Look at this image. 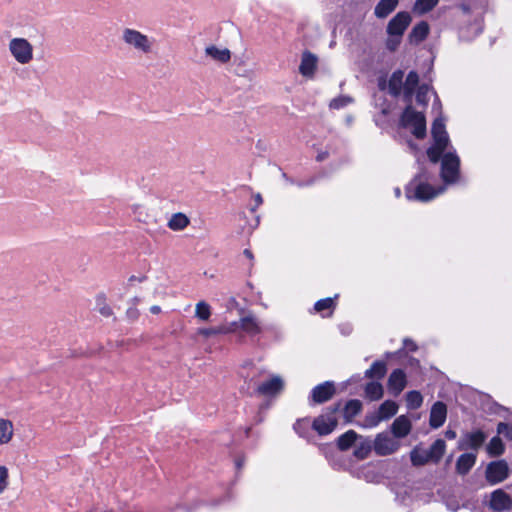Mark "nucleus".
I'll return each mask as SVG.
<instances>
[{
  "label": "nucleus",
  "instance_id": "1",
  "mask_svg": "<svg viewBox=\"0 0 512 512\" xmlns=\"http://www.w3.org/2000/svg\"><path fill=\"white\" fill-rule=\"evenodd\" d=\"M433 144L427 150V156L432 163L441 158V178L445 184L455 183L459 179L460 158L455 150L444 151L450 146L446 126L442 118H436L431 129Z\"/></svg>",
  "mask_w": 512,
  "mask_h": 512
},
{
  "label": "nucleus",
  "instance_id": "2",
  "mask_svg": "<svg viewBox=\"0 0 512 512\" xmlns=\"http://www.w3.org/2000/svg\"><path fill=\"white\" fill-rule=\"evenodd\" d=\"M431 178L430 173L421 169L407 185L405 190L406 197L410 200L426 202L442 194L446 189L445 185L433 187L430 183Z\"/></svg>",
  "mask_w": 512,
  "mask_h": 512
},
{
  "label": "nucleus",
  "instance_id": "3",
  "mask_svg": "<svg viewBox=\"0 0 512 512\" xmlns=\"http://www.w3.org/2000/svg\"><path fill=\"white\" fill-rule=\"evenodd\" d=\"M123 43L130 49L142 55L155 52L156 40L134 28H124L121 33Z\"/></svg>",
  "mask_w": 512,
  "mask_h": 512
},
{
  "label": "nucleus",
  "instance_id": "4",
  "mask_svg": "<svg viewBox=\"0 0 512 512\" xmlns=\"http://www.w3.org/2000/svg\"><path fill=\"white\" fill-rule=\"evenodd\" d=\"M8 51L16 63L28 65L34 59V46L26 38L13 37L8 42Z\"/></svg>",
  "mask_w": 512,
  "mask_h": 512
},
{
  "label": "nucleus",
  "instance_id": "5",
  "mask_svg": "<svg viewBox=\"0 0 512 512\" xmlns=\"http://www.w3.org/2000/svg\"><path fill=\"white\" fill-rule=\"evenodd\" d=\"M402 127L409 129L412 134L419 139L426 135V120L421 112L415 111L411 106H408L400 120Z\"/></svg>",
  "mask_w": 512,
  "mask_h": 512
},
{
  "label": "nucleus",
  "instance_id": "6",
  "mask_svg": "<svg viewBox=\"0 0 512 512\" xmlns=\"http://www.w3.org/2000/svg\"><path fill=\"white\" fill-rule=\"evenodd\" d=\"M401 443L390 432L384 431L376 435L373 450L378 456H388L399 450Z\"/></svg>",
  "mask_w": 512,
  "mask_h": 512
},
{
  "label": "nucleus",
  "instance_id": "7",
  "mask_svg": "<svg viewBox=\"0 0 512 512\" xmlns=\"http://www.w3.org/2000/svg\"><path fill=\"white\" fill-rule=\"evenodd\" d=\"M339 406H335L331 411L322 414L312 421V428L321 436L330 434L337 426L335 416Z\"/></svg>",
  "mask_w": 512,
  "mask_h": 512
},
{
  "label": "nucleus",
  "instance_id": "8",
  "mask_svg": "<svg viewBox=\"0 0 512 512\" xmlns=\"http://www.w3.org/2000/svg\"><path fill=\"white\" fill-rule=\"evenodd\" d=\"M509 474V466L504 460L491 462L486 468V480L491 485L503 482L509 477Z\"/></svg>",
  "mask_w": 512,
  "mask_h": 512
},
{
  "label": "nucleus",
  "instance_id": "9",
  "mask_svg": "<svg viewBox=\"0 0 512 512\" xmlns=\"http://www.w3.org/2000/svg\"><path fill=\"white\" fill-rule=\"evenodd\" d=\"M284 388L285 380L283 377L273 374L257 387V392L263 396L274 397L280 394Z\"/></svg>",
  "mask_w": 512,
  "mask_h": 512
},
{
  "label": "nucleus",
  "instance_id": "10",
  "mask_svg": "<svg viewBox=\"0 0 512 512\" xmlns=\"http://www.w3.org/2000/svg\"><path fill=\"white\" fill-rule=\"evenodd\" d=\"M411 22L408 12L397 13L387 25L388 35L402 36Z\"/></svg>",
  "mask_w": 512,
  "mask_h": 512
},
{
  "label": "nucleus",
  "instance_id": "11",
  "mask_svg": "<svg viewBox=\"0 0 512 512\" xmlns=\"http://www.w3.org/2000/svg\"><path fill=\"white\" fill-rule=\"evenodd\" d=\"M512 507L511 497L502 489H497L491 493L490 508L495 512H503Z\"/></svg>",
  "mask_w": 512,
  "mask_h": 512
},
{
  "label": "nucleus",
  "instance_id": "12",
  "mask_svg": "<svg viewBox=\"0 0 512 512\" xmlns=\"http://www.w3.org/2000/svg\"><path fill=\"white\" fill-rule=\"evenodd\" d=\"M411 429L412 423L409 417L406 415H400L391 424L390 433L400 441V439L409 435Z\"/></svg>",
  "mask_w": 512,
  "mask_h": 512
},
{
  "label": "nucleus",
  "instance_id": "13",
  "mask_svg": "<svg viewBox=\"0 0 512 512\" xmlns=\"http://www.w3.org/2000/svg\"><path fill=\"white\" fill-rule=\"evenodd\" d=\"M485 439H486V435L480 430L467 433L461 438V440L459 442V448L462 450H464V449L477 450L484 443Z\"/></svg>",
  "mask_w": 512,
  "mask_h": 512
},
{
  "label": "nucleus",
  "instance_id": "14",
  "mask_svg": "<svg viewBox=\"0 0 512 512\" xmlns=\"http://www.w3.org/2000/svg\"><path fill=\"white\" fill-rule=\"evenodd\" d=\"M334 393V384L332 382H325L313 388L311 398L315 403H323L331 399Z\"/></svg>",
  "mask_w": 512,
  "mask_h": 512
},
{
  "label": "nucleus",
  "instance_id": "15",
  "mask_svg": "<svg viewBox=\"0 0 512 512\" xmlns=\"http://www.w3.org/2000/svg\"><path fill=\"white\" fill-rule=\"evenodd\" d=\"M318 58L309 51L302 54L299 72L304 77H313L317 68Z\"/></svg>",
  "mask_w": 512,
  "mask_h": 512
},
{
  "label": "nucleus",
  "instance_id": "16",
  "mask_svg": "<svg viewBox=\"0 0 512 512\" xmlns=\"http://www.w3.org/2000/svg\"><path fill=\"white\" fill-rule=\"evenodd\" d=\"M388 389L394 395H399L406 386V375L403 370H394L388 379Z\"/></svg>",
  "mask_w": 512,
  "mask_h": 512
},
{
  "label": "nucleus",
  "instance_id": "17",
  "mask_svg": "<svg viewBox=\"0 0 512 512\" xmlns=\"http://www.w3.org/2000/svg\"><path fill=\"white\" fill-rule=\"evenodd\" d=\"M447 417V408L446 405L443 402H436L433 404L430 412V426L432 428H439L441 427Z\"/></svg>",
  "mask_w": 512,
  "mask_h": 512
},
{
  "label": "nucleus",
  "instance_id": "18",
  "mask_svg": "<svg viewBox=\"0 0 512 512\" xmlns=\"http://www.w3.org/2000/svg\"><path fill=\"white\" fill-rule=\"evenodd\" d=\"M235 322L238 324L237 331L242 330L249 335H256L262 331L259 321L253 315L243 316L239 321Z\"/></svg>",
  "mask_w": 512,
  "mask_h": 512
},
{
  "label": "nucleus",
  "instance_id": "19",
  "mask_svg": "<svg viewBox=\"0 0 512 512\" xmlns=\"http://www.w3.org/2000/svg\"><path fill=\"white\" fill-rule=\"evenodd\" d=\"M190 224L189 217L181 212L174 213L171 215L167 222V227L172 231H183Z\"/></svg>",
  "mask_w": 512,
  "mask_h": 512
},
{
  "label": "nucleus",
  "instance_id": "20",
  "mask_svg": "<svg viewBox=\"0 0 512 512\" xmlns=\"http://www.w3.org/2000/svg\"><path fill=\"white\" fill-rule=\"evenodd\" d=\"M238 324L236 322H231L227 325H223L218 328H200L197 331L198 335H201L205 338H209L211 336L217 335V334H226V333H232L237 331Z\"/></svg>",
  "mask_w": 512,
  "mask_h": 512
},
{
  "label": "nucleus",
  "instance_id": "21",
  "mask_svg": "<svg viewBox=\"0 0 512 512\" xmlns=\"http://www.w3.org/2000/svg\"><path fill=\"white\" fill-rule=\"evenodd\" d=\"M14 437V424L11 420L0 418V446L8 445Z\"/></svg>",
  "mask_w": 512,
  "mask_h": 512
},
{
  "label": "nucleus",
  "instance_id": "22",
  "mask_svg": "<svg viewBox=\"0 0 512 512\" xmlns=\"http://www.w3.org/2000/svg\"><path fill=\"white\" fill-rule=\"evenodd\" d=\"M373 449V441L369 438L359 436L355 443L354 456L360 460L368 457L369 453Z\"/></svg>",
  "mask_w": 512,
  "mask_h": 512
},
{
  "label": "nucleus",
  "instance_id": "23",
  "mask_svg": "<svg viewBox=\"0 0 512 512\" xmlns=\"http://www.w3.org/2000/svg\"><path fill=\"white\" fill-rule=\"evenodd\" d=\"M205 53L207 56L220 63H226L231 58V52L227 48H219L214 45L207 46Z\"/></svg>",
  "mask_w": 512,
  "mask_h": 512
},
{
  "label": "nucleus",
  "instance_id": "24",
  "mask_svg": "<svg viewBox=\"0 0 512 512\" xmlns=\"http://www.w3.org/2000/svg\"><path fill=\"white\" fill-rule=\"evenodd\" d=\"M476 455L473 453H465L460 455L456 463V469L459 474H466L474 466Z\"/></svg>",
  "mask_w": 512,
  "mask_h": 512
},
{
  "label": "nucleus",
  "instance_id": "25",
  "mask_svg": "<svg viewBox=\"0 0 512 512\" xmlns=\"http://www.w3.org/2000/svg\"><path fill=\"white\" fill-rule=\"evenodd\" d=\"M429 33V25L425 21H421L416 24L412 31L409 34L410 42L412 43H420L422 42Z\"/></svg>",
  "mask_w": 512,
  "mask_h": 512
},
{
  "label": "nucleus",
  "instance_id": "26",
  "mask_svg": "<svg viewBox=\"0 0 512 512\" xmlns=\"http://www.w3.org/2000/svg\"><path fill=\"white\" fill-rule=\"evenodd\" d=\"M398 0H380L375 7L374 13L378 18H385L395 10Z\"/></svg>",
  "mask_w": 512,
  "mask_h": 512
},
{
  "label": "nucleus",
  "instance_id": "27",
  "mask_svg": "<svg viewBox=\"0 0 512 512\" xmlns=\"http://www.w3.org/2000/svg\"><path fill=\"white\" fill-rule=\"evenodd\" d=\"M403 78H404V73L403 71L401 70H398V71H395L390 79H389V83H388V90H389V93L394 95V96H398L402 89H403Z\"/></svg>",
  "mask_w": 512,
  "mask_h": 512
},
{
  "label": "nucleus",
  "instance_id": "28",
  "mask_svg": "<svg viewBox=\"0 0 512 512\" xmlns=\"http://www.w3.org/2000/svg\"><path fill=\"white\" fill-rule=\"evenodd\" d=\"M419 82L418 74L415 71H411L406 78L403 86L404 96L407 101H410L412 94L417 87Z\"/></svg>",
  "mask_w": 512,
  "mask_h": 512
},
{
  "label": "nucleus",
  "instance_id": "29",
  "mask_svg": "<svg viewBox=\"0 0 512 512\" xmlns=\"http://www.w3.org/2000/svg\"><path fill=\"white\" fill-rule=\"evenodd\" d=\"M358 438L359 436L355 431L349 430L338 438V448L342 451H345L349 449L353 444H355Z\"/></svg>",
  "mask_w": 512,
  "mask_h": 512
},
{
  "label": "nucleus",
  "instance_id": "30",
  "mask_svg": "<svg viewBox=\"0 0 512 512\" xmlns=\"http://www.w3.org/2000/svg\"><path fill=\"white\" fill-rule=\"evenodd\" d=\"M397 411L398 405L394 401L386 400L380 405L377 412L381 416L382 420H387L393 417Z\"/></svg>",
  "mask_w": 512,
  "mask_h": 512
},
{
  "label": "nucleus",
  "instance_id": "31",
  "mask_svg": "<svg viewBox=\"0 0 512 512\" xmlns=\"http://www.w3.org/2000/svg\"><path fill=\"white\" fill-rule=\"evenodd\" d=\"M387 371L386 364L383 361H375L372 366L366 370L365 376L367 378L381 379L385 376Z\"/></svg>",
  "mask_w": 512,
  "mask_h": 512
},
{
  "label": "nucleus",
  "instance_id": "32",
  "mask_svg": "<svg viewBox=\"0 0 512 512\" xmlns=\"http://www.w3.org/2000/svg\"><path fill=\"white\" fill-rule=\"evenodd\" d=\"M365 395L371 401H376L383 396V386L378 382H369L365 386Z\"/></svg>",
  "mask_w": 512,
  "mask_h": 512
},
{
  "label": "nucleus",
  "instance_id": "33",
  "mask_svg": "<svg viewBox=\"0 0 512 512\" xmlns=\"http://www.w3.org/2000/svg\"><path fill=\"white\" fill-rule=\"evenodd\" d=\"M446 449L445 441L437 439L428 451V455L432 461L438 462L443 456Z\"/></svg>",
  "mask_w": 512,
  "mask_h": 512
},
{
  "label": "nucleus",
  "instance_id": "34",
  "mask_svg": "<svg viewBox=\"0 0 512 512\" xmlns=\"http://www.w3.org/2000/svg\"><path fill=\"white\" fill-rule=\"evenodd\" d=\"M361 408H362V403L359 400L353 399V400L348 401L344 407L345 418L348 421L351 420L353 417H355L361 411Z\"/></svg>",
  "mask_w": 512,
  "mask_h": 512
},
{
  "label": "nucleus",
  "instance_id": "35",
  "mask_svg": "<svg viewBox=\"0 0 512 512\" xmlns=\"http://www.w3.org/2000/svg\"><path fill=\"white\" fill-rule=\"evenodd\" d=\"M423 403V397L419 391H409L406 394V405L408 409H418Z\"/></svg>",
  "mask_w": 512,
  "mask_h": 512
},
{
  "label": "nucleus",
  "instance_id": "36",
  "mask_svg": "<svg viewBox=\"0 0 512 512\" xmlns=\"http://www.w3.org/2000/svg\"><path fill=\"white\" fill-rule=\"evenodd\" d=\"M410 457L412 464L415 466L424 465L431 460L427 450L414 449L412 450Z\"/></svg>",
  "mask_w": 512,
  "mask_h": 512
},
{
  "label": "nucleus",
  "instance_id": "37",
  "mask_svg": "<svg viewBox=\"0 0 512 512\" xmlns=\"http://www.w3.org/2000/svg\"><path fill=\"white\" fill-rule=\"evenodd\" d=\"M439 0H416L414 5V11L419 14H424L431 11Z\"/></svg>",
  "mask_w": 512,
  "mask_h": 512
},
{
  "label": "nucleus",
  "instance_id": "38",
  "mask_svg": "<svg viewBox=\"0 0 512 512\" xmlns=\"http://www.w3.org/2000/svg\"><path fill=\"white\" fill-rule=\"evenodd\" d=\"M195 316L202 321H207L211 316V307L205 301H200L195 307Z\"/></svg>",
  "mask_w": 512,
  "mask_h": 512
},
{
  "label": "nucleus",
  "instance_id": "39",
  "mask_svg": "<svg viewBox=\"0 0 512 512\" xmlns=\"http://www.w3.org/2000/svg\"><path fill=\"white\" fill-rule=\"evenodd\" d=\"M312 428V422L308 418L300 419L294 424V430L299 436L306 438Z\"/></svg>",
  "mask_w": 512,
  "mask_h": 512
},
{
  "label": "nucleus",
  "instance_id": "40",
  "mask_svg": "<svg viewBox=\"0 0 512 512\" xmlns=\"http://www.w3.org/2000/svg\"><path fill=\"white\" fill-rule=\"evenodd\" d=\"M488 453L492 456H499L504 452V445L502 440L496 436L493 437L488 446H487Z\"/></svg>",
  "mask_w": 512,
  "mask_h": 512
},
{
  "label": "nucleus",
  "instance_id": "41",
  "mask_svg": "<svg viewBox=\"0 0 512 512\" xmlns=\"http://www.w3.org/2000/svg\"><path fill=\"white\" fill-rule=\"evenodd\" d=\"M353 99L350 96L342 95L330 101L329 107L332 109H341L351 104Z\"/></svg>",
  "mask_w": 512,
  "mask_h": 512
},
{
  "label": "nucleus",
  "instance_id": "42",
  "mask_svg": "<svg viewBox=\"0 0 512 512\" xmlns=\"http://www.w3.org/2000/svg\"><path fill=\"white\" fill-rule=\"evenodd\" d=\"M335 298H325L317 301L314 305V309L316 312H322L324 310H333L335 307Z\"/></svg>",
  "mask_w": 512,
  "mask_h": 512
},
{
  "label": "nucleus",
  "instance_id": "43",
  "mask_svg": "<svg viewBox=\"0 0 512 512\" xmlns=\"http://www.w3.org/2000/svg\"><path fill=\"white\" fill-rule=\"evenodd\" d=\"M383 421L378 412H373L371 414L366 415L364 419V427L373 428L379 425V423Z\"/></svg>",
  "mask_w": 512,
  "mask_h": 512
},
{
  "label": "nucleus",
  "instance_id": "44",
  "mask_svg": "<svg viewBox=\"0 0 512 512\" xmlns=\"http://www.w3.org/2000/svg\"><path fill=\"white\" fill-rule=\"evenodd\" d=\"M9 484V473L5 466H0V494H2Z\"/></svg>",
  "mask_w": 512,
  "mask_h": 512
},
{
  "label": "nucleus",
  "instance_id": "45",
  "mask_svg": "<svg viewBox=\"0 0 512 512\" xmlns=\"http://www.w3.org/2000/svg\"><path fill=\"white\" fill-rule=\"evenodd\" d=\"M498 434L504 435L507 439L512 440V425L500 422L497 426Z\"/></svg>",
  "mask_w": 512,
  "mask_h": 512
},
{
  "label": "nucleus",
  "instance_id": "46",
  "mask_svg": "<svg viewBox=\"0 0 512 512\" xmlns=\"http://www.w3.org/2000/svg\"><path fill=\"white\" fill-rule=\"evenodd\" d=\"M429 92V86L422 85L418 88L416 93V100L419 104L427 103V93Z\"/></svg>",
  "mask_w": 512,
  "mask_h": 512
},
{
  "label": "nucleus",
  "instance_id": "47",
  "mask_svg": "<svg viewBox=\"0 0 512 512\" xmlns=\"http://www.w3.org/2000/svg\"><path fill=\"white\" fill-rule=\"evenodd\" d=\"M401 38L402 36L389 35V38L386 43L387 48L391 51H394L400 44Z\"/></svg>",
  "mask_w": 512,
  "mask_h": 512
},
{
  "label": "nucleus",
  "instance_id": "48",
  "mask_svg": "<svg viewBox=\"0 0 512 512\" xmlns=\"http://www.w3.org/2000/svg\"><path fill=\"white\" fill-rule=\"evenodd\" d=\"M404 347L408 350V351H416L417 350V345L410 339H405L404 340Z\"/></svg>",
  "mask_w": 512,
  "mask_h": 512
},
{
  "label": "nucleus",
  "instance_id": "49",
  "mask_svg": "<svg viewBox=\"0 0 512 512\" xmlns=\"http://www.w3.org/2000/svg\"><path fill=\"white\" fill-rule=\"evenodd\" d=\"M126 314L131 319H136L139 315L138 310L136 308H129Z\"/></svg>",
  "mask_w": 512,
  "mask_h": 512
},
{
  "label": "nucleus",
  "instance_id": "50",
  "mask_svg": "<svg viewBox=\"0 0 512 512\" xmlns=\"http://www.w3.org/2000/svg\"><path fill=\"white\" fill-rule=\"evenodd\" d=\"M100 313L104 316H110L112 314V310L109 306L103 305V307L100 308Z\"/></svg>",
  "mask_w": 512,
  "mask_h": 512
},
{
  "label": "nucleus",
  "instance_id": "51",
  "mask_svg": "<svg viewBox=\"0 0 512 512\" xmlns=\"http://www.w3.org/2000/svg\"><path fill=\"white\" fill-rule=\"evenodd\" d=\"M445 436H446V438H448V439H455L457 435H456V432H455L454 430H450V429H449V430H447V431L445 432Z\"/></svg>",
  "mask_w": 512,
  "mask_h": 512
},
{
  "label": "nucleus",
  "instance_id": "52",
  "mask_svg": "<svg viewBox=\"0 0 512 512\" xmlns=\"http://www.w3.org/2000/svg\"><path fill=\"white\" fill-rule=\"evenodd\" d=\"M150 312H151L152 314H159V313L161 312V307H160V306H158V305H153V306H151V308H150Z\"/></svg>",
  "mask_w": 512,
  "mask_h": 512
},
{
  "label": "nucleus",
  "instance_id": "53",
  "mask_svg": "<svg viewBox=\"0 0 512 512\" xmlns=\"http://www.w3.org/2000/svg\"><path fill=\"white\" fill-rule=\"evenodd\" d=\"M244 255L249 259L253 258L252 252L248 249L244 250Z\"/></svg>",
  "mask_w": 512,
  "mask_h": 512
},
{
  "label": "nucleus",
  "instance_id": "54",
  "mask_svg": "<svg viewBox=\"0 0 512 512\" xmlns=\"http://www.w3.org/2000/svg\"><path fill=\"white\" fill-rule=\"evenodd\" d=\"M255 201H256V204H257V205H260V204L262 203V197H261V195H260V194H257V195L255 196Z\"/></svg>",
  "mask_w": 512,
  "mask_h": 512
},
{
  "label": "nucleus",
  "instance_id": "55",
  "mask_svg": "<svg viewBox=\"0 0 512 512\" xmlns=\"http://www.w3.org/2000/svg\"><path fill=\"white\" fill-rule=\"evenodd\" d=\"M325 158H326V154H325V153H320V154H318V156H317V160H318V161H322V160H324Z\"/></svg>",
  "mask_w": 512,
  "mask_h": 512
},
{
  "label": "nucleus",
  "instance_id": "56",
  "mask_svg": "<svg viewBox=\"0 0 512 512\" xmlns=\"http://www.w3.org/2000/svg\"><path fill=\"white\" fill-rule=\"evenodd\" d=\"M394 192H395V196H396V197H400V195H401V190H400V188H398V187H397V188H395Z\"/></svg>",
  "mask_w": 512,
  "mask_h": 512
},
{
  "label": "nucleus",
  "instance_id": "57",
  "mask_svg": "<svg viewBox=\"0 0 512 512\" xmlns=\"http://www.w3.org/2000/svg\"><path fill=\"white\" fill-rule=\"evenodd\" d=\"M236 465H237V467H240V466L242 465V462H241L240 460H238V461L236 462Z\"/></svg>",
  "mask_w": 512,
  "mask_h": 512
}]
</instances>
